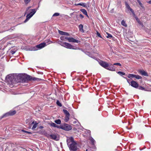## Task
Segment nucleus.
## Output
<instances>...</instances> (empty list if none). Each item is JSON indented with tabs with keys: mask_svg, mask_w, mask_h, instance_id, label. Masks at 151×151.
Listing matches in <instances>:
<instances>
[{
	"mask_svg": "<svg viewBox=\"0 0 151 151\" xmlns=\"http://www.w3.org/2000/svg\"><path fill=\"white\" fill-rule=\"evenodd\" d=\"M6 79L8 82L9 86L12 88L14 86V85L18 83H23L27 82L28 81H38L40 79L35 78H32L31 76L29 75H27L23 78H21L20 76H16L13 74L7 76Z\"/></svg>",
	"mask_w": 151,
	"mask_h": 151,
	"instance_id": "1",
	"label": "nucleus"
},
{
	"mask_svg": "<svg viewBox=\"0 0 151 151\" xmlns=\"http://www.w3.org/2000/svg\"><path fill=\"white\" fill-rule=\"evenodd\" d=\"M67 142L70 151H76L77 150V143L72 137H68L67 139Z\"/></svg>",
	"mask_w": 151,
	"mask_h": 151,
	"instance_id": "2",
	"label": "nucleus"
},
{
	"mask_svg": "<svg viewBox=\"0 0 151 151\" xmlns=\"http://www.w3.org/2000/svg\"><path fill=\"white\" fill-rule=\"evenodd\" d=\"M31 6L27 7L26 9L25 14L27 13L26 16V19L24 21V22L26 23L36 13L37 9H30Z\"/></svg>",
	"mask_w": 151,
	"mask_h": 151,
	"instance_id": "3",
	"label": "nucleus"
},
{
	"mask_svg": "<svg viewBox=\"0 0 151 151\" xmlns=\"http://www.w3.org/2000/svg\"><path fill=\"white\" fill-rule=\"evenodd\" d=\"M52 42L50 40H48L47 41H46L45 42L42 43L37 45L36 47L38 49H41L45 46L46 45V43L47 45H48Z\"/></svg>",
	"mask_w": 151,
	"mask_h": 151,
	"instance_id": "4",
	"label": "nucleus"
},
{
	"mask_svg": "<svg viewBox=\"0 0 151 151\" xmlns=\"http://www.w3.org/2000/svg\"><path fill=\"white\" fill-rule=\"evenodd\" d=\"M16 113V111L15 110L10 111L9 112L6 113L3 115L1 116V119L4 117H6L9 116H12L15 114Z\"/></svg>",
	"mask_w": 151,
	"mask_h": 151,
	"instance_id": "5",
	"label": "nucleus"
},
{
	"mask_svg": "<svg viewBox=\"0 0 151 151\" xmlns=\"http://www.w3.org/2000/svg\"><path fill=\"white\" fill-rule=\"evenodd\" d=\"M61 128L67 131L71 130L72 129L71 126L67 124H65L63 125Z\"/></svg>",
	"mask_w": 151,
	"mask_h": 151,
	"instance_id": "6",
	"label": "nucleus"
},
{
	"mask_svg": "<svg viewBox=\"0 0 151 151\" xmlns=\"http://www.w3.org/2000/svg\"><path fill=\"white\" fill-rule=\"evenodd\" d=\"M50 137L51 139L56 141L58 140L59 139V136L56 134H52L50 135Z\"/></svg>",
	"mask_w": 151,
	"mask_h": 151,
	"instance_id": "7",
	"label": "nucleus"
},
{
	"mask_svg": "<svg viewBox=\"0 0 151 151\" xmlns=\"http://www.w3.org/2000/svg\"><path fill=\"white\" fill-rule=\"evenodd\" d=\"M65 44H64V45H63V47H65L66 48H67L68 49H77L76 48H75V47H74V46H73L72 45H71L70 44L67 43L65 42Z\"/></svg>",
	"mask_w": 151,
	"mask_h": 151,
	"instance_id": "8",
	"label": "nucleus"
},
{
	"mask_svg": "<svg viewBox=\"0 0 151 151\" xmlns=\"http://www.w3.org/2000/svg\"><path fill=\"white\" fill-rule=\"evenodd\" d=\"M128 77L130 79L134 78L137 79H140L142 78V77L138 75H135L132 74H129L128 76Z\"/></svg>",
	"mask_w": 151,
	"mask_h": 151,
	"instance_id": "9",
	"label": "nucleus"
},
{
	"mask_svg": "<svg viewBox=\"0 0 151 151\" xmlns=\"http://www.w3.org/2000/svg\"><path fill=\"white\" fill-rule=\"evenodd\" d=\"M116 68V67H115L114 64H109L107 69L111 71H114Z\"/></svg>",
	"mask_w": 151,
	"mask_h": 151,
	"instance_id": "10",
	"label": "nucleus"
},
{
	"mask_svg": "<svg viewBox=\"0 0 151 151\" xmlns=\"http://www.w3.org/2000/svg\"><path fill=\"white\" fill-rule=\"evenodd\" d=\"M100 65L103 67L107 69L108 66V64L106 62L101 61L99 62Z\"/></svg>",
	"mask_w": 151,
	"mask_h": 151,
	"instance_id": "11",
	"label": "nucleus"
},
{
	"mask_svg": "<svg viewBox=\"0 0 151 151\" xmlns=\"http://www.w3.org/2000/svg\"><path fill=\"white\" fill-rule=\"evenodd\" d=\"M131 85L135 88H137L138 86V84L135 81H132L130 82Z\"/></svg>",
	"mask_w": 151,
	"mask_h": 151,
	"instance_id": "12",
	"label": "nucleus"
},
{
	"mask_svg": "<svg viewBox=\"0 0 151 151\" xmlns=\"http://www.w3.org/2000/svg\"><path fill=\"white\" fill-rule=\"evenodd\" d=\"M67 40L68 42H70L78 43L79 42L78 40H76L72 37H68Z\"/></svg>",
	"mask_w": 151,
	"mask_h": 151,
	"instance_id": "13",
	"label": "nucleus"
},
{
	"mask_svg": "<svg viewBox=\"0 0 151 151\" xmlns=\"http://www.w3.org/2000/svg\"><path fill=\"white\" fill-rule=\"evenodd\" d=\"M38 124V123H37L35 121H33L31 123V124H34V125L32 127V129L33 130L35 129L37 127Z\"/></svg>",
	"mask_w": 151,
	"mask_h": 151,
	"instance_id": "14",
	"label": "nucleus"
},
{
	"mask_svg": "<svg viewBox=\"0 0 151 151\" xmlns=\"http://www.w3.org/2000/svg\"><path fill=\"white\" fill-rule=\"evenodd\" d=\"M59 33L61 35L66 36H69V34L67 32H65L60 30H58Z\"/></svg>",
	"mask_w": 151,
	"mask_h": 151,
	"instance_id": "15",
	"label": "nucleus"
},
{
	"mask_svg": "<svg viewBox=\"0 0 151 151\" xmlns=\"http://www.w3.org/2000/svg\"><path fill=\"white\" fill-rule=\"evenodd\" d=\"M127 9L129 10L132 13L134 14V11L133 9L130 8L129 5L127 2L125 3Z\"/></svg>",
	"mask_w": 151,
	"mask_h": 151,
	"instance_id": "16",
	"label": "nucleus"
},
{
	"mask_svg": "<svg viewBox=\"0 0 151 151\" xmlns=\"http://www.w3.org/2000/svg\"><path fill=\"white\" fill-rule=\"evenodd\" d=\"M139 72L142 75L145 76H148L147 73L143 70H140L139 71Z\"/></svg>",
	"mask_w": 151,
	"mask_h": 151,
	"instance_id": "17",
	"label": "nucleus"
},
{
	"mask_svg": "<svg viewBox=\"0 0 151 151\" xmlns=\"http://www.w3.org/2000/svg\"><path fill=\"white\" fill-rule=\"evenodd\" d=\"M17 50V49L16 47H15L12 49L11 50V52L12 54H14Z\"/></svg>",
	"mask_w": 151,
	"mask_h": 151,
	"instance_id": "18",
	"label": "nucleus"
},
{
	"mask_svg": "<svg viewBox=\"0 0 151 151\" xmlns=\"http://www.w3.org/2000/svg\"><path fill=\"white\" fill-rule=\"evenodd\" d=\"M83 26L82 24H80L79 26V29L80 31L82 33L84 32V31L83 29Z\"/></svg>",
	"mask_w": 151,
	"mask_h": 151,
	"instance_id": "19",
	"label": "nucleus"
},
{
	"mask_svg": "<svg viewBox=\"0 0 151 151\" xmlns=\"http://www.w3.org/2000/svg\"><path fill=\"white\" fill-rule=\"evenodd\" d=\"M81 11L85 15H86L88 17V16L87 14V13L86 11V10L85 9H81Z\"/></svg>",
	"mask_w": 151,
	"mask_h": 151,
	"instance_id": "20",
	"label": "nucleus"
},
{
	"mask_svg": "<svg viewBox=\"0 0 151 151\" xmlns=\"http://www.w3.org/2000/svg\"><path fill=\"white\" fill-rule=\"evenodd\" d=\"M70 118V115L65 116V122H67L69 121Z\"/></svg>",
	"mask_w": 151,
	"mask_h": 151,
	"instance_id": "21",
	"label": "nucleus"
},
{
	"mask_svg": "<svg viewBox=\"0 0 151 151\" xmlns=\"http://www.w3.org/2000/svg\"><path fill=\"white\" fill-rule=\"evenodd\" d=\"M51 126L55 127H58V126L57 125L55 124L54 123L52 122L51 123L49 124Z\"/></svg>",
	"mask_w": 151,
	"mask_h": 151,
	"instance_id": "22",
	"label": "nucleus"
},
{
	"mask_svg": "<svg viewBox=\"0 0 151 151\" xmlns=\"http://www.w3.org/2000/svg\"><path fill=\"white\" fill-rule=\"evenodd\" d=\"M121 24L122 25L125 27H127V25L126 24L124 20H122V22Z\"/></svg>",
	"mask_w": 151,
	"mask_h": 151,
	"instance_id": "23",
	"label": "nucleus"
},
{
	"mask_svg": "<svg viewBox=\"0 0 151 151\" xmlns=\"http://www.w3.org/2000/svg\"><path fill=\"white\" fill-rule=\"evenodd\" d=\"M63 111L65 114V116H69L70 115V114L69 112L66 110L63 109Z\"/></svg>",
	"mask_w": 151,
	"mask_h": 151,
	"instance_id": "24",
	"label": "nucleus"
},
{
	"mask_svg": "<svg viewBox=\"0 0 151 151\" xmlns=\"http://www.w3.org/2000/svg\"><path fill=\"white\" fill-rule=\"evenodd\" d=\"M68 37H64V36H61L60 37V39L61 40L63 41H65L66 40H68Z\"/></svg>",
	"mask_w": 151,
	"mask_h": 151,
	"instance_id": "25",
	"label": "nucleus"
},
{
	"mask_svg": "<svg viewBox=\"0 0 151 151\" xmlns=\"http://www.w3.org/2000/svg\"><path fill=\"white\" fill-rule=\"evenodd\" d=\"M55 123L58 124H60L61 123V120L59 119L55 120Z\"/></svg>",
	"mask_w": 151,
	"mask_h": 151,
	"instance_id": "26",
	"label": "nucleus"
},
{
	"mask_svg": "<svg viewBox=\"0 0 151 151\" xmlns=\"http://www.w3.org/2000/svg\"><path fill=\"white\" fill-rule=\"evenodd\" d=\"M137 2L139 3L140 6L142 8H144V7L142 4L141 2L139 1V0H137Z\"/></svg>",
	"mask_w": 151,
	"mask_h": 151,
	"instance_id": "27",
	"label": "nucleus"
},
{
	"mask_svg": "<svg viewBox=\"0 0 151 151\" xmlns=\"http://www.w3.org/2000/svg\"><path fill=\"white\" fill-rule=\"evenodd\" d=\"M117 73L121 76L124 75H125V73L121 71L118 72Z\"/></svg>",
	"mask_w": 151,
	"mask_h": 151,
	"instance_id": "28",
	"label": "nucleus"
},
{
	"mask_svg": "<svg viewBox=\"0 0 151 151\" xmlns=\"http://www.w3.org/2000/svg\"><path fill=\"white\" fill-rule=\"evenodd\" d=\"M90 141L91 142V143H92L93 145L94 143V142H95V140L92 137H91L90 139Z\"/></svg>",
	"mask_w": 151,
	"mask_h": 151,
	"instance_id": "29",
	"label": "nucleus"
},
{
	"mask_svg": "<svg viewBox=\"0 0 151 151\" xmlns=\"http://www.w3.org/2000/svg\"><path fill=\"white\" fill-rule=\"evenodd\" d=\"M56 104H57V105L59 106H62L60 102L58 100L57 101Z\"/></svg>",
	"mask_w": 151,
	"mask_h": 151,
	"instance_id": "30",
	"label": "nucleus"
},
{
	"mask_svg": "<svg viewBox=\"0 0 151 151\" xmlns=\"http://www.w3.org/2000/svg\"><path fill=\"white\" fill-rule=\"evenodd\" d=\"M106 34L107 35V36L106 37L107 38H110L112 37V36L111 34L108 33H106Z\"/></svg>",
	"mask_w": 151,
	"mask_h": 151,
	"instance_id": "31",
	"label": "nucleus"
},
{
	"mask_svg": "<svg viewBox=\"0 0 151 151\" xmlns=\"http://www.w3.org/2000/svg\"><path fill=\"white\" fill-rule=\"evenodd\" d=\"M22 131L23 132H25V133H27L30 134H31V132L27 131H26L24 130L23 129L22 130Z\"/></svg>",
	"mask_w": 151,
	"mask_h": 151,
	"instance_id": "32",
	"label": "nucleus"
},
{
	"mask_svg": "<svg viewBox=\"0 0 151 151\" xmlns=\"http://www.w3.org/2000/svg\"><path fill=\"white\" fill-rule=\"evenodd\" d=\"M78 5L81 6H82L85 7L86 6V4L85 3H79L78 4Z\"/></svg>",
	"mask_w": 151,
	"mask_h": 151,
	"instance_id": "33",
	"label": "nucleus"
},
{
	"mask_svg": "<svg viewBox=\"0 0 151 151\" xmlns=\"http://www.w3.org/2000/svg\"><path fill=\"white\" fill-rule=\"evenodd\" d=\"M139 89L140 90H145V88L141 86H140L139 87Z\"/></svg>",
	"mask_w": 151,
	"mask_h": 151,
	"instance_id": "34",
	"label": "nucleus"
},
{
	"mask_svg": "<svg viewBox=\"0 0 151 151\" xmlns=\"http://www.w3.org/2000/svg\"><path fill=\"white\" fill-rule=\"evenodd\" d=\"M113 64H114V65H119V66H121V64L119 63H114Z\"/></svg>",
	"mask_w": 151,
	"mask_h": 151,
	"instance_id": "35",
	"label": "nucleus"
},
{
	"mask_svg": "<svg viewBox=\"0 0 151 151\" xmlns=\"http://www.w3.org/2000/svg\"><path fill=\"white\" fill-rule=\"evenodd\" d=\"M29 121L30 120L28 119L26 120L25 121L26 123L27 124H29L30 125V124L29 123Z\"/></svg>",
	"mask_w": 151,
	"mask_h": 151,
	"instance_id": "36",
	"label": "nucleus"
},
{
	"mask_svg": "<svg viewBox=\"0 0 151 151\" xmlns=\"http://www.w3.org/2000/svg\"><path fill=\"white\" fill-rule=\"evenodd\" d=\"M59 15V14L58 13H56L54 14L53 16H58Z\"/></svg>",
	"mask_w": 151,
	"mask_h": 151,
	"instance_id": "37",
	"label": "nucleus"
},
{
	"mask_svg": "<svg viewBox=\"0 0 151 151\" xmlns=\"http://www.w3.org/2000/svg\"><path fill=\"white\" fill-rule=\"evenodd\" d=\"M60 42V45H61L63 47V45H64V44H65V43L66 42L61 41Z\"/></svg>",
	"mask_w": 151,
	"mask_h": 151,
	"instance_id": "38",
	"label": "nucleus"
},
{
	"mask_svg": "<svg viewBox=\"0 0 151 151\" xmlns=\"http://www.w3.org/2000/svg\"><path fill=\"white\" fill-rule=\"evenodd\" d=\"M30 1V0H25L24 2L26 4H28Z\"/></svg>",
	"mask_w": 151,
	"mask_h": 151,
	"instance_id": "39",
	"label": "nucleus"
},
{
	"mask_svg": "<svg viewBox=\"0 0 151 151\" xmlns=\"http://www.w3.org/2000/svg\"><path fill=\"white\" fill-rule=\"evenodd\" d=\"M97 35L99 37H101V36L100 35V33L98 32H97Z\"/></svg>",
	"mask_w": 151,
	"mask_h": 151,
	"instance_id": "40",
	"label": "nucleus"
},
{
	"mask_svg": "<svg viewBox=\"0 0 151 151\" xmlns=\"http://www.w3.org/2000/svg\"><path fill=\"white\" fill-rule=\"evenodd\" d=\"M80 17H81V18L82 19L83 18V16L81 14H80L79 15Z\"/></svg>",
	"mask_w": 151,
	"mask_h": 151,
	"instance_id": "41",
	"label": "nucleus"
},
{
	"mask_svg": "<svg viewBox=\"0 0 151 151\" xmlns=\"http://www.w3.org/2000/svg\"><path fill=\"white\" fill-rule=\"evenodd\" d=\"M76 12H73V13H71L70 14V16H72L73 14L74 13H75Z\"/></svg>",
	"mask_w": 151,
	"mask_h": 151,
	"instance_id": "42",
	"label": "nucleus"
},
{
	"mask_svg": "<svg viewBox=\"0 0 151 151\" xmlns=\"http://www.w3.org/2000/svg\"><path fill=\"white\" fill-rule=\"evenodd\" d=\"M127 81L130 84H131L130 82V80L129 79L127 80Z\"/></svg>",
	"mask_w": 151,
	"mask_h": 151,
	"instance_id": "43",
	"label": "nucleus"
},
{
	"mask_svg": "<svg viewBox=\"0 0 151 151\" xmlns=\"http://www.w3.org/2000/svg\"><path fill=\"white\" fill-rule=\"evenodd\" d=\"M39 128L40 129H42L43 128V127L42 126H40V127Z\"/></svg>",
	"mask_w": 151,
	"mask_h": 151,
	"instance_id": "44",
	"label": "nucleus"
},
{
	"mask_svg": "<svg viewBox=\"0 0 151 151\" xmlns=\"http://www.w3.org/2000/svg\"><path fill=\"white\" fill-rule=\"evenodd\" d=\"M76 122H77V121H75L73 122V123L74 124H76Z\"/></svg>",
	"mask_w": 151,
	"mask_h": 151,
	"instance_id": "45",
	"label": "nucleus"
},
{
	"mask_svg": "<svg viewBox=\"0 0 151 151\" xmlns=\"http://www.w3.org/2000/svg\"><path fill=\"white\" fill-rule=\"evenodd\" d=\"M147 3L150 4L151 3V0L150 1H149L147 2Z\"/></svg>",
	"mask_w": 151,
	"mask_h": 151,
	"instance_id": "46",
	"label": "nucleus"
},
{
	"mask_svg": "<svg viewBox=\"0 0 151 151\" xmlns=\"http://www.w3.org/2000/svg\"><path fill=\"white\" fill-rule=\"evenodd\" d=\"M140 21H138V23H140Z\"/></svg>",
	"mask_w": 151,
	"mask_h": 151,
	"instance_id": "47",
	"label": "nucleus"
},
{
	"mask_svg": "<svg viewBox=\"0 0 151 151\" xmlns=\"http://www.w3.org/2000/svg\"><path fill=\"white\" fill-rule=\"evenodd\" d=\"M29 128H31V127H29Z\"/></svg>",
	"mask_w": 151,
	"mask_h": 151,
	"instance_id": "48",
	"label": "nucleus"
},
{
	"mask_svg": "<svg viewBox=\"0 0 151 151\" xmlns=\"http://www.w3.org/2000/svg\"><path fill=\"white\" fill-rule=\"evenodd\" d=\"M38 9V8H37V9H37V10Z\"/></svg>",
	"mask_w": 151,
	"mask_h": 151,
	"instance_id": "49",
	"label": "nucleus"
},
{
	"mask_svg": "<svg viewBox=\"0 0 151 151\" xmlns=\"http://www.w3.org/2000/svg\"><path fill=\"white\" fill-rule=\"evenodd\" d=\"M37 49H35V50H37Z\"/></svg>",
	"mask_w": 151,
	"mask_h": 151,
	"instance_id": "50",
	"label": "nucleus"
},
{
	"mask_svg": "<svg viewBox=\"0 0 151 151\" xmlns=\"http://www.w3.org/2000/svg\"><path fill=\"white\" fill-rule=\"evenodd\" d=\"M86 151H87V150H86Z\"/></svg>",
	"mask_w": 151,
	"mask_h": 151,
	"instance_id": "51",
	"label": "nucleus"
}]
</instances>
